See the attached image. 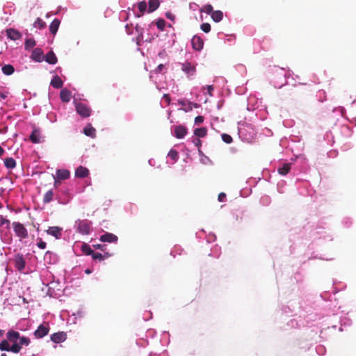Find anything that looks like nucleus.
<instances>
[{"instance_id":"nucleus-1","label":"nucleus","mask_w":356,"mask_h":356,"mask_svg":"<svg viewBox=\"0 0 356 356\" xmlns=\"http://www.w3.org/2000/svg\"><path fill=\"white\" fill-rule=\"evenodd\" d=\"M271 72L270 83L277 88H281L285 86L287 83L286 79L292 74L291 70L286 71L284 68L278 66H274L271 69Z\"/></svg>"},{"instance_id":"nucleus-2","label":"nucleus","mask_w":356,"mask_h":356,"mask_svg":"<svg viewBox=\"0 0 356 356\" xmlns=\"http://www.w3.org/2000/svg\"><path fill=\"white\" fill-rule=\"evenodd\" d=\"M254 130L252 125L246 122H240L238 124V134L239 138L245 142H250L254 136Z\"/></svg>"},{"instance_id":"nucleus-3","label":"nucleus","mask_w":356,"mask_h":356,"mask_svg":"<svg viewBox=\"0 0 356 356\" xmlns=\"http://www.w3.org/2000/svg\"><path fill=\"white\" fill-rule=\"evenodd\" d=\"M6 337L8 341H17L19 340L17 343L20 344L22 348L23 346H28L31 343V340L29 337L21 336L19 332L13 330H8Z\"/></svg>"},{"instance_id":"nucleus-4","label":"nucleus","mask_w":356,"mask_h":356,"mask_svg":"<svg viewBox=\"0 0 356 356\" xmlns=\"http://www.w3.org/2000/svg\"><path fill=\"white\" fill-rule=\"evenodd\" d=\"M92 222L87 219H78L75 221L74 227L76 232L82 235H88L91 232Z\"/></svg>"},{"instance_id":"nucleus-5","label":"nucleus","mask_w":356,"mask_h":356,"mask_svg":"<svg viewBox=\"0 0 356 356\" xmlns=\"http://www.w3.org/2000/svg\"><path fill=\"white\" fill-rule=\"evenodd\" d=\"M295 164L292 161L281 162L277 166V172L282 176L287 175L294 176L296 175Z\"/></svg>"},{"instance_id":"nucleus-6","label":"nucleus","mask_w":356,"mask_h":356,"mask_svg":"<svg viewBox=\"0 0 356 356\" xmlns=\"http://www.w3.org/2000/svg\"><path fill=\"white\" fill-rule=\"evenodd\" d=\"M74 104L75 106V109L76 113L83 118H88L92 114V110L84 103L78 102L77 99L74 97Z\"/></svg>"},{"instance_id":"nucleus-7","label":"nucleus","mask_w":356,"mask_h":356,"mask_svg":"<svg viewBox=\"0 0 356 356\" xmlns=\"http://www.w3.org/2000/svg\"><path fill=\"white\" fill-rule=\"evenodd\" d=\"M181 70L186 74L188 78L193 77L196 73L195 64L188 60L184 63H179Z\"/></svg>"},{"instance_id":"nucleus-8","label":"nucleus","mask_w":356,"mask_h":356,"mask_svg":"<svg viewBox=\"0 0 356 356\" xmlns=\"http://www.w3.org/2000/svg\"><path fill=\"white\" fill-rule=\"evenodd\" d=\"M299 298L298 301L290 300L289 302V305H283L281 307L282 313H289L296 311L297 309H300L302 307V300Z\"/></svg>"},{"instance_id":"nucleus-9","label":"nucleus","mask_w":356,"mask_h":356,"mask_svg":"<svg viewBox=\"0 0 356 356\" xmlns=\"http://www.w3.org/2000/svg\"><path fill=\"white\" fill-rule=\"evenodd\" d=\"M13 227L17 236L20 239H25L28 237V231L23 224L19 222H13Z\"/></svg>"},{"instance_id":"nucleus-10","label":"nucleus","mask_w":356,"mask_h":356,"mask_svg":"<svg viewBox=\"0 0 356 356\" xmlns=\"http://www.w3.org/2000/svg\"><path fill=\"white\" fill-rule=\"evenodd\" d=\"M29 139L33 143H41L44 141V137L42 135L41 129L33 125V130L29 136Z\"/></svg>"},{"instance_id":"nucleus-11","label":"nucleus","mask_w":356,"mask_h":356,"mask_svg":"<svg viewBox=\"0 0 356 356\" xmlns=\"http://www.w3.org/2000/svg\"><path fill=\"white\" fill-rule=\"evenodd\" d=\"M261 101L254 95H250L247 99V110L249 111H254L261 106Z\"/></svg>"},{"instance_id":"nucleus-12","label":"nucleus","mask_w":356,"mask_h":356,"mask_svg":"<svg viewBox=\"0 0 356 356\" xmlns=\"http://www.w3.org/2000/svg\"><path fill=\"white\" fill-rule=\"evenodd\" d=\"M49 332V326L47 324H40L33 332V335L36 339H42L48 334Z\"/></svg>"},{"instance_id":"nucleus-13","label":"nucleus","mask_w":356,"mask_h":356,"mask_svg":"<svg viewBox=\"0 0 356 356\" xmlns=\"http://www.w3.org/2000/svg\"><path fill=\"white\" fill-rule=\"evenodd\" d=\"M14 265L15 268H17L19 272H22L24 270L26 266V261L22 254H17L15 256Z\"/></svg>"},{"instance_id":"nucleus-14","label":"nucleus","mask_w":356,"mask_h":356,"mask_svg":"<svg viewBox=\"0 0 356 356\" xmlns=\"http://www.w3.org/2000/svg\"><path fill=\"white\" fill-rule=\"evenodd\" d=\"M99 241L102 242H107V243H117L118 241V236L110 232H105L104 234H102L99 237Z\"/></svg>"},{"instance_id":"nucleus-15","label":"nucleus","mask_w":356,"mask_h":356,"mask_svg":"<svg viewBox=\"0 0 356 356\" xmlns=\"http://www.w3.org/2000/svg\"><path fill=\"white\" fill-rule=\"evenodd\" d=\"M63 229L60 227L52 226L49 227L46 231L48 235L54 236L56 239H60L62 237Z\"/></svg>"},{"instance_id":"nucleus-16","label":"nucleus","mask_w":356,"mask_h":356,"mask_svg":"<svg viewBox=\"0 0 356 356\" xmlns=\"http://www.w3.org/2000/svg\"><path fill=\"white\" fill-rule=\"evenodd\" d=\"M191 45L193 49L201 51L203 49V40L198 35H194L191 40Z\"/></svg>"},{"instance_id":"nucleus-17","label":"nucleus","mask_w":356,"mask_h":356,"mask_svg":"<svg viewBox=\"0 0 356 356\" xmlns=\"http://www.w3.org/2000/svg\"><path fill=\"white\" fill-rule=\"evenodd\" d=\"M44 261L48 264H55L58 261V255L50 251H47L44 256Z\"/></svg>"},{"instance_id":"nucleus-18","label":"nucleus","mask_w":356,"mask_h":356,"mask_svg":"<svg viewBox=\"0 0 356 356\" xmlns=\"http://www.w3.org/2000/svg\"><path fill=\"white\" fill-rule=\"evenodd\" d=\"M31 58L38 63H41L44 60V53L40 48H35L33 50Z\"/></svg>"},{"instance_id":"nucleus-19","label":"nucleus","mask_w":356,"mask_h":356,"mask_svg":"<svg viewBox=\"0 0 356 356\" xmlns=\"http://www.w3.org/2000/svg\"><path fill=\"white\" fill-rule=\"evenodd\" d=\"M50 338L53 342L56 343H59L66 340L67 334L65 332H58L52 334Z\"/></svg>"},{"instance_id":"nucleus-20","label":"nucleus","mask_w":356,"mask_h":356,"mask_svg":"<svg viewBox=\"0 0 356 356\" xmlns=\"http://www.w3.org/2000/svg\"><path fill=\"white\" fill-rule=\"evenodd\" d=\"M89 175V170L83 166H79L75 170V177L85 178Z\"/></svg>"},{"instance_id":"nucleus-21","label":"nucleus","mask_w":356,"mask_h":356,"mask_svg":"<svg viewBox=\"0 0 356 356\" xmlns=\"http://www.w3.org/2000/svg\"><path fill=\"white\" fill-rule=\"evenodd\" d=\"M186 133L187 129L183 126H176L175 128V136L178 139L184 138V136L186 135Z\"/></svg>"},{"instance_id":"nucleus-22","label":"nucleus","mask_w":356,"mask_h":356,"mask_svg":"<svg viewBox=\"0 0 356 356\" xmlns=\"http://www.w3.org/2000/svg\"><path fill=\"white\" fill-rule=\"evenodd\" d=\"M70 172L66 169H58L56 172V175L57 179L60 180H65L70 177Z\"/></svg>"},{"instance_id":"nucleus-23","label":"nucleus","mask_w":356,"mask_h":356,"mask_svg":"<svg viewBox=\"0 0 356 356\" xmlns=\"http://www.w3.org/2000/svg\"><path fill=\"white\" fill-rule=\"evenodd\" d=\"M44 60L50 65H55L57 61V57L53 51H49L45 56H44Z\"/></svg>"},{"instance_id":"nucleus-24","label":"nucleus","mask_w":356,"mask_h":356,"mask_svg":"<svg viewBox=\"0 0 356 356\" xmlns=\"http://www.w3.org/2000/svg\"><path fill=\"white\" fill-rule=\"evenodd\" d=\"M7 37L11 40H19L22 37V34L14 29H9L7 30Z\"/></svg>"},{"instance_id":"nucleus-25","label":"nucleus","mask_w":356,"mask_h":356,"mask_svg":"<svg viewBox=\"0 0 356 356\" xmlns=\"http://www.w3.org/2000/svg\"><path fill=\"white\" fill-rule=\"evenodd\" d=\"M83 134L89 136L92 138H95L96 136V130L91 125V124H88L84 128L83 131Z\"/></svg>"},{"instance_id":"nucleus-26","label":"nucleus","mask_w":356,"mask_h":356,"mask_svg":"<svg viewBox=\"0 0 356 356\" xmlns=\"http://www.w3.org/2000/svg\"><path fill=\"white\" fill-rule=\"evenodd\" d=\"M71 96H72L71 92L66 88L61 90V91L60 92V99L63 102H66V103L69 102L70 101Z\"/></svg>"},{"instance_id":"nucleus-27","label":"nucleus","mask_w":356,"mask_h":356,"mask_svg":"<svg viewBox=\"0 0 356 356\" xmlns=\"http://www.w3.org/2000/svg\"><path fill=\"white\" fill-rule=\"evenodd\" d=\"M60 21L57 18H55L51 22V23L49 25V31L51 32V33H52L53 35H55L57 33L59 26H60Z\"/></svg>"},{"instance_id":"nucleus-28","label":"nucleus","mask_w":356,"mask_h":356,"mask_svg":"<svg viewBox=\"0 0 356 356\" xmlns=\"http://www.w3.org/2000/svg\"><path fill=\"white\" fill-rule=\"evenodd\" d=\"M51 85L54 88L58 89L62 88L63 82L58 75H56L52 78L51 81Z\"/></svg>"},{"instance_id":"nucleus-29","label":"nucleus","mask_w":356,"mask_h":356,"mask_svg":"<svg viewBox=\"0 0 356 356\" xmlns=\"http://www.w3.org/2000/svg\"><path fill=\"white\" fill-rule=\"evenodd\" d=\"M137 6L140 14L134 13V15L136 17H140L147 10V3L145 1H140Z\"/></svg>"},{"instance_id":"nucleus-30","label":"nucleus","mask_w":356,"mask_h":356,"mask_svg":"<svg viewBox=\"0 0 356 356\" xmlns=\"http://www.w3.org/2000/svg\"><path fill=\"white\" fill-rule=\"evenodd\" d=\"M136 31L138 33V36L136 38V43L138 45H141V42L143 40V30L144 29L140 27L138 25H136Z\"/></svg>"},{"instance_id":"nucleus-31","label":"nucleus","mask_w":356,"mask_h":356,"mask_svg":"<svg viewBox=\"0 0 356 356\" xmlns=\"http://www.w3.org/2000/svg\"><path fill=\"white\" fill-rule=\"evenodd\" d=\"M159 0H149L148 1V13H152L159 6Z\"/></svg>"},{"instance_id":"nucleus-32","label":"nucleus","mask_w":356,"mask_h":356,"mask_svg":"<svg viewBox=\"0 0 356 356\" xmlns=\"http://www.w3.org/2000/svg\"><path fill=\"white\" fill-rule=\"evenodd\" d=\"M1 70L5 75L9 76L14 73L15 68L13 65L10 64H6L2 66Z\"/></svg>"},{"instance_id":"nucleus-33","label":"nucleus","mask_w":356,"mask_h":356,"mask_svg":"<svg viewBox=\"0 0 356 356\" xmlns=\"http://www.w3.org/2000/svg\"><path fill=\"white\" fill-rule=\"evenodd\" d=\"M81 251L83 252V253L86 255H90L92 257V254L94 253V250L91 248L90 245H88V243H83L82 245H81Z\"/></svg>"},{"instance_id":"nucleus-34","label":"nucleus","mask_w":356,"mask_h":356,"mask_svg":"<svg viewBox=\"0 0 356 356\" xmlns=\"http://www.w3.org/2000/svg\"><path fill=\"white\" fill-rule=\"evenodd\" d=\"M211 17L215 22H220L222 19L223 13L220 10H215L211 13Z\"/></svg>"},{"instance_id":"nucleus-35","label":"nucleus","mask_w":356,"mask_h":356,"mask_svg":"<svg viewBox=\"0 0 356 356\" xmlns=\"http://www.w3.org/2000/svg\"><path fill=\"white\" fill-rule=\"evenodd\" d=\"M5 167L8 169H13L16 166V161L12 157H8L4 160Z\"/></svg>"},{"instance_id":"nucleus-36","label":"nucleus","mask_w":356,"mask_h":356,"mask_svg":"<svg viewBox=\"0 0 356 356\" xmlns=\"http://www.w3.org/2000/svg\"><path fill=\"white\" fill-rule=\"evenodd\" d=\"M36 44L35 40L33 38H26L24 42V49L26 51L33 48Z\"/></svg>"},{"instance_id":"nucleus-37","label":"nucleus","mask_w":356,"mask_h":356,"mask_svg":"<svg viewBox=\"0 0 356 356\" xmlns=\"http://www.w3.org/2000/svg\"><path fill=\"white\" fill-rule=\"evenodd\" d=\"M168 156L173 161L172 163V165H173L179 159L178 152L174 149H171L168 154Z\"/></svg>"},{"instance_id":"nucleus-38","label":"nucleus","mask_w":356,"mask_h":356,"mask_svg":"<svg viewBox=\"0 0 356 356\" xmlns=\"http://www.w3.org/2000/svg\"><path fill=\"white\" fill-rule=\"evenodd\" d=\"M207 129L205 127L196 128L194 130V135L199 137L203 138L207 135Z\"/></svg>"},{"instance_id":"nucleus-39","label":"nucleus","mask_w":356,"mask_h":356,"mask_svg":"<svg viewBox=\"0 0 356 356\" xmlns=\"http://www.w3.org/2000/svg\"><path fill=\"white\" fill-rule=\"evenodd\" d=\"M53 197H54L53 190H49L44 195L43 202L44 204L51 202L53 200Z\"/></svg>"},{"instance_id":"nucleus-40","label":"nucleus","mask_w":356,"mask_h":356,"mask_svg":"<svg viewBox=\"0 0 356 356\" xmlns=\"http://www.w3.org/2000/svg\"><path fill=\"white\" fill-rule=\"evenodd\" d=\"M13 343L12 346H10V352H13L14 353H18L20 352L22 347L20 346V344L17 343L16 341H10Z\"/></svg>"},{"instance_id":"nucleus-41","label":"nucleus","mask_w":356,"mask_h":356,"mask_svg":"<svg viewBox=\"0 0 356 356\" xmlns=\"http://www.w3.org/2000/svg\"><path fill=\"white\" fill-rule=\"evenodd\" d=\"M304 276L301 273L297 272L291 277V281L296 282L297 284H301L303 282Z\"/></svg>"},{"instance_id":"nucleus-42","label":"nucleus","mask_w":356,"mask_h":356,"mask_svg":"<svg viewBox=\"0 0 356 356\" xmlns=\"http://www.w3.org/2000/svg\"><path fill=\"white\" fill-rule=\"evenodd\" d=\"M154 24V22H152L151 23V24L149 25V27H151ZM155 24L156 25L158 29H159L160 31H163L164 27L165 26L166 22L163 19H159L155 22Z\"/></svg>"},{"instance_id":"nucleus-43","label":"nucleus","mask_w":356,"mask_h":356,"mask_svg":"<svg viewBox=\"0 0 356 356\" xmlns=\"http://www.w3.org/2000/svg\"><path fill=\"white\" fill-rule=\"evenodd\" d=\"M184 250L179 245H175L174 248L170 251V254L175 257L177 254H181V252Z\"/></svg>"},{"instance_id":"nucleus-44","label":"nucleus","mask_w":356,"mask_h":356,"mask_svg":"<svg viewBox=\"0 0 356 356\" xmlns=\"http://www.w3.org/2000/svg\"><path fill=\"white\" fill-rule=\"evenodd\" d=\"M34 27L38 28L39 29H42L45 27V22L41 19L40 17H38L33 24Z\"/></svg>"},{"instance_id":"nucleus-45","label":"nucleus","mask_w":356,"mask_h":356,"mask_svg":"<svg viewBox=\"0 0 356 356\" xmlns=\"http://www.w3.org/2000/svg\"><path fill=\"white\" fill-rule=\"evenodd\" d=\"M341 224L344 227L348 228L353 225V219L350 217H344L341 220Z\"/></svg>"},{"instance_id":"nucleus-46","label":"nucleus","mask_w":356,"mask_h":356,"mask_svg":"<svg viewBox=\"0 0 356 356\" xmlns=\"http://www.w3.org/2000/svg\"><path fill=\"white\" fill-rule=\"evenodd\" d=\"M10 346L8 343V341L6 339L1 341L0 342V350L1 351H8L10 352Z\"/></svg>"},{"instance_id":"nucleus-47","label":"nucleus","mask_w":356,"mask_h":356,"mask_svg":"<svg viewBox=\"0 0 356 356\" xmlns=\"http://www.w3.org/2000/svg\"><path fill=\"white\" fill-rule=\"evenodd\" d=\"M286 325L291 328L300 327V324L296 319H291L286 324Z\"/></svg>"},{"instance_id":"nucleus-48","label":"nucleus","mask_w":356,"mask_h":356,"mask_svg":"<svg viewBox=\"0 0 356 356\" xmlns=\"http://www.w3.org/2000/svg\"><path fill=\"white\" fill-rule=\"evenodd\" d=\"M341 326H350L352 324V321L348 317L344 316L341 318Z\"/></svg>"},{"instance_id":"nucleus-49","label":"nucleus","mask_w":356,"mask_h":356,"mask_svg":"<svg viewBox=\"0 0 356 356\" xmlns=\"http://www.w3.org/2000/svg\"><path fill=\"white\" fill-rule=\"evenodd\" d=\"M201 12H205L211 15V13L213 12V6L211 4H207L201 9Z\"/></svg>"},{"instance_id":"nucleus-50","label":"nucleus","mask_w":356,"mask_h":356,"mask_svg":"<svg viewBox=\"0 0 356 356\" xmlns=\"http://www.w3.org/2000/svg\"><path fill=\"white\" fill-rule=\"evenodd\" d=\"M222 140L227 144H230L232 142V138L230 135L222 134L221 135Z\"/></svg>"},{"instance_id":"nucleus-51","label":"nucleus","mask_w":356,"mask_h":356,"mask_svg":"<svg viewBox=\"0 0 356 356\" xmlns=\"http://www.w3.org/2000/svg\"><path fill=\"white\" fill-rule=\"evenodd\" d=\"M85 312L82 309H79L73 315L75 316V318H82L85 316Z\"/></svg>"},{"instance_id":"nucleus-52","label":"nucleus","mask_w":356,"mask_h":356,"mask_svg":"<svg viewBox=\"0 0 356 356\" xmlns=\"http://www.w3.org/2000/svg\"><path fill=\"white\" fill-rule=\"evenodd\" d=\"M200 28L204 33H209L211 31V25L209 23H202Z\"/></svg>"},{"instance_id":"nucleus-53","label":"nucleus","mask_w":356,"mask_h":356,"mask_svg":"<svg viewBox=\"0 0 356 356\" xmlns=\"http://www.w3.org/2000/svg\"><path fill=\"white\" fill-rule=\"evenodd\" d=\"M92 258L94 260H98L99 261H103L102 254L99 252H94V253L92 255Z\"/></svg>"},{"instance_id":"nucleus-54","label":"nucleus","mask_w":356,"mask_h":356,"mask_svg":"<svg viewBox=\"0 0 356 356\" xmlns=\"http://www.w3.org/2000/svg\"><path fill=\"white\" fill-rule=\"evenodd\" d=\"M332 111L334 113V112L340 113L341 116L343 117L344 113L346 112V109L342 106H339V107L334 108Z\"/></svg>"},{"instance_id":"nucleus-55","label":"nucleus","mask_w":356,"mask_h":356,"mask_svg":"<svg viewBox=\"0 0 356 356\" xmlns=\"http://www.w3.org/2000/svg\"><path fill=\"white\" fill-rule=\"evenodd\" d=\"M284 181L278 182V184L277 185V191L280 193H283L284 192Z\"/></svg>"},{"instance_id":"nucleus-56","label":"nucleus","mask_w":356,"mask_h":356,"mask_svg":"<svg viewBox=\"0 0 356 356\" xmlns=\"http://www.w3.org/2000/svg\"><path fill=\"white\" fill-rule=\"evenodd\" d=\"M92 246L94 247V248L100 250L103 252H105V250H106V245L104 244H93Z\"/></svg>"},{"instance_id":"nucleus-57","label":"nucleus","mask_w":356,"mask_h":356,"mask_svg":"<svg viewBox=\"0 0 356 356\" xmlns=\"http://www.w3.org/2000/svg\"><path fill=\"white\" fill-rule=\"evenodd\" d=\"M216 239V236L213 233H210L207 236V241L208 243H211V242H213V241H215Z\"/></svg>"},{"instance_id":"nucleus-58","label":"nucleus","mask_w":356,"mask_h":356,"mask_svg":"<svg viewBox=\"0 0 356 356\" xmlns=\"http://www.w3.org/2000/svg\"><path fill=\"white\" fill-rule=\"evenodd\" d=\"M0 224L1 225H6L7 226H8L10 225V221L9 220L3 218L2 216H0Z\"/></svg>"},{"instance_id":"nucleus-59","label":"nucleus","mask_w":356,"mask_h":356,"mask_svg":"<svg viewBox=\"0 0 356 356\" xmlns=\"http://www.w3.org/2000/svg\"><path fill=\"white\" fill-rule=\"evenodd\" d=\"M192 142L195 146L200 147L201 146L202 142L198 138H193L192 139Z\"/></svg>"},{"instance_id":"nucleus-60","label":"nucleus","mask_w":356,"mask_h":356,"mask_svg":"<svg viewBox=\"0 0 356 356\" xmlns=\"http://www.w3.org/2000/svg\"><path fill=\"white\" fill-rule=\"evenodd\" d=\"M204 121V117L202 115H198L195 118V124H200L202 123Z\"/></svg>"},{"instance_id":"nucleus-61","label":"nucleus","mask_w":356,"mask_h":356,"mask_svg":"<svg viewBox=\"0 0 356 356\" xmlns=\"http://www.w3.org/2000/svg\"><path fill=\"white\" fill-rule=\"evenodd\" d=\"M165 17L171 21H174L175 19V16L170 12L165 13Z\"/></svg>"},{"instance_id":"nucleus-62","label":"nucleus","mask_w":356,"mask_h":356,"mask_svg":"<svg viewBox=\"0 0 356 356\" xmlns=\"http://www.w3.org/2000/svg\"><path fill=\"white\" fill-rule=\"evenodd\" d=\"M37 245L40 249H45L46 246H47V243L43 241H40L37 243Z\"/></svg>"},{"instance_id":"nucleus-63","label":"nucleus","mask_w":356,"mask_h":356,"mask_svg":"<svg viewBox=\"0 0 356 356\" xmlns=\"http://www.w3.org/2000/svg\"><path fill=\"white\" fill-rule=\"evenodd\" d=\"M163 69H164V65L163 64H160L156 67L154 72H155V73H161Z\"/></svg>"},{"instance_id":"nucleus-64","label":"nucleus","mask_w":356,"mask_h":356,"mask_svg":"<svg viewBox=\"0 0 356 356\" xmlns=\"http://www.w3.org/2000/svg\"><path fill=\"white\" fill-rule=\"evenodd\" d=\"M226 198V195L225 193H220L219 195H218V201L220 202H222L225 201Z\"/></svg>"}]
</instances>
